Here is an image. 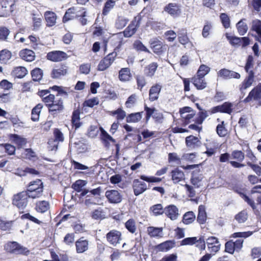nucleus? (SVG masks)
<instances>
[{"mask_svg":"<svg viewBox=\"0 0 261 261\" xmlns=\"http://www.w3.org/2000/svg\"><path fill=\"white\" fill-rule=\"evenodd\" d=\"M142 19L141 13H139L136 16L134 17L133 20L122 32L115 34V35H117V37H120L122 34L126 38L132 37L139 28Z\"/></svg>","mask_w":261,"mask_h":261,"instance_id":"f257e3e1","label":"nucleus"},{"mask_svg":"<svg viewBox=\"0 0 261 261\" xmlns=\"http://www.w3.org/2000/svg\"><path fill=\"white\" fill-rule=\"evenodd\" d=\"M25 192L27 193L29 198L35 199L40 197L43 192V182L40 179L31 182L27 191Z\"/></svg>","mask_w":261,"mask_h":261,"instance_id":"f03ea898","label":"nucleus"},{"mask_svg":"<svg viewBox=\"0 0 261 261\" xmlns=\"http://www.w3.org/2000/svg\"><path fill=\"white\" fill-rule=\"evenodd\" d=\"M179 113L182 126H186L192 122H195L196 112L191 107L186 106L180 108Z\"/></svg>","mask_w":261,"mask_h":261,"instance_id":"7ed1b4c3","label":"nucleus"},{"mask_svg":"<svg viewBox=\"0 0 261 261\" xmlns=\"http://www.w3.org/2000/svg\"><path fill=\"white\" fill-rule=\"evenodd\" d=\"M144 109L145 111V120L146 123L148 122L151 117L155 123H161L163 122L164 119L163 114L154 107L150 108L145 104Z\"/></svg>","mask_w":261,"mask_h":261,"instance_id":"20e7f679","label":"nucleus"},{"mask_svg":"<svg viewBox=\"0 0 261 261\" xmlns=\"http://www.w3.org/2000/svg\"><path fill=\"white\" fill-rule=\"evenodd\" d=\"M245 157V153L242 151L234 150L231 153V159L232 160L229 162V163L234 168L244 167L245 165L242 162L244 160Z\"/></svg>","mask_w":261,"mask_h":261,"instance_id":"39448f33","label":"nucleus"},{"mask_svg":"<svg viewBox=\"0 0 261 261\" xmlns=\"http://www.w3.org/2000/svg\"><path fill=\"white\" fill-rule=\"evenodd\" d=\"M244 240L239 239L236 241L232 240L227 241L225 244V251L233 254L235 251L239 252L243 246Z\"/></svg>","mask_w":261,"mask_h":261,"instance_id":"423d86ee","label":"nucleus"},{"mask_svg":"<svg viewBox=\"0 0 261 261\" xmlns=\"http://www.w3.org/2000/svg\"><path fill=\"white\" fill-rule=\"evenodd\" d=\"M233 110V105L229 101H225L222 105L212 107L209 111L210 114L217 113H226L230 115Z\"/></svg>","mask_w":261,"mask_h":261,"instance_id":"0eeeda50","label":"nucleus"},{"mask_svg":"<svg viewBox=\"0 0 261 261\" xmlns=\"http://www.w3.org/2000/svg\"><path fill=\"white\" fill-rule=\"evenodd\" d=\"M29 195L25 191L20 192L14 196L13 204L19 210H23L28 204Z\"/></svg>","mask_w":261,"mask_h":261,"instance_id":"6e6552de","label":"nucleus"},{"mask_svg":"<svg viewBox=\"0 0 261 261\" xmlns=\"http://www.w3.org/2000/svg\"><path fill=\"white\" fill-rule=\"evenodd\" d=\"M196 243H199L197 244L196 246L200 248L201 250H204L205 249V242L204 241L203 237H201L197 239L196 237H189L184 239L180 241V246H186V245H193Z\"/></svg>","mask_w":261,"mask_h":261,"instance_id":"1a4fd4ad","label":"nucleus"},{"mask_svg":"<svg viewBox=\"0 0 261 261\" xmlns=\"http://www.w3.org/2000/svg\"><path fill=\"white\" fill-rule=\"evenodd\" d=\"M227 38L230 44L235 47L245 48L249 45L250 42V40L248 37L227 36Z\"/></svg>","mask_w":261,"mask_h":261,"instance_id":"9d476101","label":"nucleus"},{"mask_svg":"<svg viewBox=\"0 0 261 261\" xmlns=\"http://www.w3.org/2000/svg\"><path fill=\"white\" fill-rule=\"evenodd\" d=\"M206 244L208 251L212 255H215L220 249L221 244L219 239L215 237H209L206 240Z\"/></svg>","mask_w":261,"mask_h":261,"instance_id":"9b49d317","label":"nucleus"},{"mask_svg":"<svg viewBox=\"0 0 261 261\" xmlns=\"http://www.w3.org/2000/svg\"><path fill=\"white\" fill-rule=\"evenodd\" d=\"M54 134L55 139L49 140L48 142V148L51 150H56L58 149L59 142L64 141L63 134L59 129H55Z\"/></svg>","mask_w":261,"mask_h":261,"instance_id":"f8f14e48","label":"nucleus"},{"mask_svg":"<svg viewBox=\"0 0 261 261\" xmlns=\"http://www.w3.org/2000/svg\"><path fill=\"white\" fill-rule=\"evenodd\" d=\"M261 99V83L254 87L249 93L248 95L244 99L243 102L248 103L252 100L258 101Z\"/></svg>","mask_w":261,"mask_h":261,"instance_id":"ddd939ff","label":"nucleus"},{"mask_svg":"<svg viewBox=\"0 0 261 261\" xmlns=\"http://www.w3.org/2000/svg\"><path fill=\"white\" fill-rule=\"evenodd\" d=\"M217 75L218 77H220L224 80H229L231 79H239L241 77V75L239 73L226 68L220 69L217 72Z\"/></svg>","mask_w":261,"mask_h":261,"instance_id":"4468645a","label":"nucleus"},{"mask_svg":"<svg viewBox=\"0 0 261 261\" xmlns=\"http://www.w3.org/2000/svg\"><path fill=\"white\" fill-rule=\"evenodd\" d=\"M164 10L173 17L179 16L181 12L180 6L176 3H169L164 7Z\"/></svg>","mask_w":261,"mask_h":261,"instance_id":"2eb2a0df","label":"nucleus"},{"mask_svg":"<svg viewBox=\"0 0 261 261\" xmlns=\"http://www.w3.org/2000/svg\"><path fill=\"white\" fill-rule=\"evenodd\" d=\"M47 59L53 62H60L67 59V54L62 51H53L47 54Z\"/></svg>","mask_w":261,"mask_h":261,"instance_id":"dca6fc26","label":"nucleus"},{"mask_svg":"<svg viewBox=\"0 0 261 261\" xmlns=\"http://www.w3.org/2000/svg\"><path fill=\"white\" fill-rule=\"evenodd\" d=\"M149 43L150 47L154 54L160 55L164 53L163 43L158 38H154L150 39Z\"/></svg>","mask_w":261,"mask_h":261,"instance_id":"f3484780","label":"nucleus"},{"mask_svg":"<svg viewBox=\"0 0 261 261\" xmlns=\"http://www.w3.org/2000/svg\"><path fill=\"white\" fill-rule=\"evenodd\" d=\"M133 189L134 195L136 196L144 193L147 189V185L144 182L139 180L138 179H135L133 180Z\"/></svg>","mask_w":261,"mask_h":261,"instance_id":"a211bd4d","label":"nucleus"},{"mask_svg":"<svg viewBox=\"0 0 261 261\" xmlns=\"http://www.w3.org/2000/svg\"><path fill=\"white\" fill-rule=\"evenodd\" d=\"M68 72V67L65 64H62L53 69L51 77L53 79H60L62 76L66 75Z\"/></svg>","mask_w":261,"mask_h":261,"instance_id":"6ab92c4d","label":"nucleus"},{"mask_svg":"<svg viewBox=\"0 0 261 261\" xmlns=\"http://www.w3.org/2000/svg\"><path fill=\"white\" fill-rule=\"evenodd\" d=\"M5 248L7 251L15 254L22 253L25 250L16 242H8L5 245Z\"/></svg>","mask_w":261,"mask_h":261,"instance_id":"aec40b11","label":"nucleus"},{"mask_svg":"<svg viewBox=\"0 0 261 261\" xmlns=\"http://www.w3.org/2000/svg\"><path fill=\"white\" fill-rule=\"evenodd\" d=\"M177 35L178 41L181 44L184 46L189 44H192V42L188 36L187 30L186 28L178 29Z\"/></svg>","mask_w":261,"mask_h":261,"instance_id":"412c9836","label":"nucleus"},{"mask_svg":"<svg viewBox=\"0 0 261 261\" xmlns=\"http://www.w3.org/2000/svg\"><path fill=\"white\" fill-rule=\"evenodd\" d=\"M166 216L170 218L171 220H175L177 219L179 215L178 209L177 207L171 204L166 206L164 208Z\"/></svg>","mask_w":261,"mask_h":261,"instance_id":"4be33fe9","label":"nucleus"},{"mask_svg":"<svg viewBox=\"0 0 261 261\" xmlns=\"http://www.w3.org/2000/svg\"><path fill=\"white\" fill-rule=\"evenodd\" d=\"M162 89V86L159 84L152 85L149 91V100L152 102L157 100Z\"/></svg>","mask_w":261,"mask_h":261,"instance_id":"5701e85b","label":"nucleus"},{"mask_svg":"<svg viewBox=\"0 0 261 261\" xmlns=\"http://www.w3.org/2000/svg\"><path fill=\"white\" fill-rule=\"evenodd\" d=\"M255 73L253 70H250L249 74L245 77L241 85H240V90L243 92L248 88L250 87L254 81Z\"/></svg>","mask_w":261,"mask_h":261,"instance_id":"b1692460","label":"nucleus"},{"mask_svg":"<svg viewBox=\"0 0 261 261\" xmlns=\"http://www.w3.org/2000/svg\"><path fill=\"white\" fill-rule=\"evenodd\" d=\"M185 143L188 148L193 149L201 146V142L198 137L190 135L186 138Z\"/></svg>","mask_w":261,"mask_h":261,"instance_id":"393cba45","label":"nucleus"},{"mask_svg":"<svg viewBox=\"0 0 261 261\" xmlns=\"http://www.w3.org/2000/svg\"><path fill=\"white\" fill-rule=\"evenodd\" d=\"M196 106L199 112L197 114L195 122L198 124H202L204 120L208 116L207 111L202 109L199 103H196Z\"/></svg>","mask_w":261,"mask_h":261,"instance_id":"a878e982","label":"nucleus"},{"mask_svg":"<svg viewBox=\"0 0 261 261\" xmlns=\"http://www.w3.org/2000/svg\"><path fill=\"white\" fill-rule=\"evenodd\" d=\"M191 82L198 90H201L205 89L207 86V83L204 77H201L198 75H195L191 78Z\"/></svg>","mask_w":261,"mask_h":261,"instance_id":"bb28decb","label":"nucleus"},{"mask_svg":"<svg viewBox=\"0 0 261 261\" xmlns=\"http://www.w3.org/2000/svg\"><path fill=\"white\" fill-rule=\"evenodd\" d=\"M114 61V56L113 53L109 54L103 60H102L98 66V69L100 71H103L108 68Z\"/></svg>","mask_w":261,"mask_h":261,"instance_id":"cd10ccee","label":"nucleus"},{"mask_svg":"<svg viewBox=\"0 0 261 261\" xmlns=\"http://www.w3.org/2000/svg\"><path fill=\"white\" fill-rule=\"evenodd\" d=\"M220 147L221 145L219 143L215 142H211L206 146V150L204 153L207 157H211L220 150Z\"/></svg>","mask_w":261,"mask_h":261,"instance_id":"c85d7f7f","label":"nucleus"},{"mask_svg":"<svg viewBox=\"0 0 261 261\" xmlns=\"http://www.w3.org/2000/svg\"><path fill=\"white\" fill-rule=\"evenodd\" d=\"M207 214L206 212L205 206L201 204L199 205L198 208V215L197 217V222L200 224H204L207 220Z\"/></svg>","mask_w":261,"mask_h":261,"instance_id":"c756f323","label":"nucleus"},{"mask_svg":"<svg viewBox=\"0 0 261 261\" xmlns=\"http://www.w3.org/2000/svg\"><path fill=\"white\" fill-rule=\"evenodd\" d=\"M100 131V139L107 147H109L110 143L114 142L113 138L102 127H99Z\"/></svg>","mask_w":261,"mask_h":261,"instance_id":"7c9ffc66","label":"nucleus"},{"mask_svg":"<svg viewBox=\"0 0 261 261\" xmlns=\"http://www.w3.org/2000/svg\"><path fill=\"white\" fill-rule=\"evenodd\" d=\"M171 179L175 184H178L180 181L185 179V173L183 171L176 168L171 171Z\"/></svg>","mask_w":261,"mask_h":261,"instance_id":"2f4dec72","label":"nucleus"},{"mask_svg":"<svg viewBox=\"0 0 261 261\" xmlns=\"http://www.w3.org/2000/svg\"><path fill=\"white\" fill-rule=\"evenodd\" d=\"M19 56L22 59L27 62H32L35 60V53L30 49H25L21 50L19 53Z\"/></svg>","mask_w":261,"mask_h":261,"instance_id":"473e14b6","label":"nucleus"},{"mask_svg":"<svg viewBox=\"0 0 261 261\" xmlns=\"http://www.w3.org/2000/svg\"><path fill=\"white\" fill-rule=\"evenodd\" d=\"M175 242L174 240H168L156 246V249L159 251L166 252L175 246Z\"/></svg>","mask_w":261,"mask_h":261,"instance_id":"72a5a7b5","label":"nucleus"},{"mask_svg":"<svg viewBox=\"0 0 261 261\" xmlns=\"http://www.w3.org/2000/svg\"><path fill=\"white\" fill-rule=\"evenodd\" d=\"M143 113V112L142 111L128 114L126 117V122L129 123L139 122L142 119Z\"/></svg>","mask_w":261,"mask_h":261,"instance_id":"f704fd0d","label":"nucleus"},{"mask_svg":"<svg viewBox=\"0 0 261 261\" xmlns=\"http://www.w3.org/2000/svg\"><path fill=\"white\" fill-rule=\"evenodd\" d=\"M75 246L77 253H83L88 249V242L81 238L76 242Z\"/></svg>","mask_w":261,"mask_h":261,"instance_id":"c9c22d12","label":"nucleus"},{"mask_svg":"<svg viewBox=\"0 0 261 261\" xmlns=\"http://www.w3.org/2000/svg\"><path fill=\"white\" fill-rule=\"evenodd\" d=\"M118 77L120 81L121 82H125L129 81L132 77V74L130 73L129 68H121V69L119 72Z\"/></svg>","mask_w":261,"mask_h":261,"instance_id":"e433bc0d","label":"nucleus"},{"mask_svg":"<svg viewBox=\"0 0 261 261\" xmlns=\"http://www.w3.org/2000/svg\"><path fill=\"white\" fill-rule=\"evenodd\" d=\"M158 64L156 62H152L144 68V73L146 76L152 77L155 74L158 68Z\"/></svg>","mask_w":261,"mask_h":261,"instance_id":"4c0bfd02","label":"nucleus"},{"mask_svg":"<svg viewBox=\"0 0 261 261\" xmlns=\"http://www.w3.org/2000/svg\"><path fill=\"white\" fill-rule=\"evenodd\" d=\"M147 232L151 238H161L162 236L163 228L149 226L147 228Z\"/></svg>","mask_w":261,"mask_h":261,"instance_id":"58836bf2","label":"nucleus"},{"mask_svg":"<svg viewBox=\"0 0 261 261\" xmlns=\"http://www.w3.org/2000/svg\"><path fill=\"white\" fill-rule=\"evenodd\" d=\"M44 17L47 22V25L52 27L56 23V14L52 11H46L44 13Z\"/></svg>","mask_w":261,"mask_h":261,"instance_id":"ea45409f","label":"nucleus"},{"mask_svg":"<svg viewBox=\"0 0 261 261\" xmlns=\"http://www.w3.org/2000/svg\"><path fill=\"white\" fill-rule=\"evenodd\" d=\"M149 211L152 213L153 215L158 216L163 215L165 212V210L162 204L159 203L150 206Z\"/></svg>","mask_w":261,"mask_h":261,"instance_id":"a19ab883","label":"nucleus"},{"mask_svg":"<svg viewBox=\"0 0 261 261\" xmlns=\"http://www.w3.org/2000/svg\"><path fill=\"white\" fill-rule=\"evenodd\" d=\"M48 108L49 112L51 115H55L58 113H60L63 110V102H58L57 105H50V104H48Z\"/></svg>","mask_w":261,"mask_h":261,"instance_id":"79ce46f5","label":"nucleus"},{"mask_svg":"<svg viewBox=\"0 0 261 261\" xmlns=\"http://www.w3.org/2000/svg\"><path fill=\"white\" fill-rule=\"evenodd\" d=\"M196 219L195 215L192 211L186 212L183 216L182 221L186 225L193 223Z\"/></svg>","mask_w":261,"mask_h":261,"instance_id":"37998d69","label":"nucleus"},{"mask_svg":"<svg viewBox=\"0 0 261 261\" xmlns=\"http://www.w3.org/2000/svg\"><path fill=\"white\" fill-rule=\"evenodd\" d=\"M245 20V19H242L236 24L238 32L241 36L245 35L248 29L247 24L244 22Z\"/></svg>","mask_w":261,"mask_h":261,"instance_id":"c03bdc74","label":"nucleus"},{"mask_svg":"<svg viewBox=\"0 0 261 261\" xmlns=\"http://www.w3.org/2000/svg\"><path fill=\"white\" fill-rule=\"evenodd\" d=\"M129 19L124 16L118 15L115 21V27L121 29L125 27L128 23Z\"/></svg>","mask_w":261,"mask_h":261,"instance_id":"a18cd8bd","label":"nucleus"},{"mask_svg":"<svg viewBox=\"0 0 261 261\" xmlns=\"http://www.w3.org/2000/svg\"><path fill=\"white\" fill-rule=\"evenodd\" d=\"M75 10L76 8L72 7L68 9L66 12L63 18V22H66L67 21L75 18Z\"/></svg>","mask_w":261,"mask_h":261,"instance_id":"49530a36","label":"nucleus"},{"mask_svg":"<svg viewBox=\"0 0 261 261\" xmlns=\"http://www.w3.org/2000/svg\"><path fill=\"white\" fill-rule=\"evenodd\" d=\"M213 29L212 22L206 21L202 31V36L203 38H206L210 35Z\"/></svg>","mask_w":261,"mask_h":261,"instance_id":"de8ad7c7","label":"nucleus"},{"mask_svg":"<svg viewBox=\"0 0 261 261\" xmlns=\"http://www.w3.org/2000/svg\"><path fill=\"white\" fill-rule=\"evenodd\" d=\"M12 54L10 51L3 49L0 51V62L6 64L11 58Z\"/></svg>","mask_w":261,"mask_h":261,"instance_id":"09e8293b","label":"nucleus"},{"mask_svg":"<svg viewBox=\"0 0 261 261\" xmlns=\"http://www.w3.org/2000/svg\"><path fill=\"white\" fill-rule=\"evenodd\" d=\"M43 108V106L41 103L38 104L32 111V117L31 119L34 121H36L39 120V115L41 110Z\"/></svg>","mask_w":261,"mask_h":261,"instance_id":"8fccbe9b","label":"nucleus"},{"mask_svg":"<svg viewBox=\"0 0 261 261\" xmlns=\"http://www.w3.org/2000/svg\"><path fill=\"white\" fill-rule=\"evenodd\" d=\"M216 132L218 135L220 137H225L227 133V129L225 127L224 121H221V123L218 124L216 127Z\"/></svg>","mask_w":261,"mask_h":261,"instance_id":"3c124183","label":"nucleus"},{"mask_svg":"<svg viewBox=\"0 0 261 261\" xmlns=\"http://www.w3.org/2000/svg\"><path fill=\"white\" fill-rule=\"evenodd\" d=\"M133 48L138 51H144L149 53L148 48L139 40H136L133 44Z\"/></svg>","mask_w":261,"mask_h":261,"instance_id":"603ef678","label":"nucleus"},{"mask_svg":"<svg viewBox=\"0 0 261 261\" xmlns=\"http://www.w3.org/2000/svg\"><path fill=\"white\" fill-rule=\"evenodd\" d=\"M49 206V204L47 201H41L37 203L36 210L40 213H44L48 210Z\"/></svg>","mask_w":261,"mask_h":261,"instance_id":"864d4df0","label":"nucleus"},{"mask_svg":"<svg viewBox=\"0 0 261 261\" xmlns=\"http://www.w3.org/2000/svg\"><path fill=\"white\" fill-rule=\"evenodd\" d=\"M125 227L132 233H135L137 229L136 222L133 219H128L125 223Z\"/></svg>","mask_w":261,"mask_h":261,"instance_id":"5fc2aeb1","label":"nucleus"},{"mask_svg":"<svg viewBox=\"0 0 261 261\" xmlns=\"http://www.w3.org/2000/svg\"><path fill=\"white\" fill-rule=\"evenodd\" d=\"M137 101V95L136 94H132L130 95L125 102V106L127 108H131L133 107Z\"/></svg>","mask_w":261,"mask_h":261,"instance_id":"6e6d98bb","label":"nucleus"},{"mask_svg":"<svg viewBox=\"0 0 261 261\" xmlns=\"http://www.w3.org/2000/svg\"><path fill=\"white\" fill-rule=\"evenodd\" d=\"M210 71V68L204 64L201 65L195 75H198V76H201V77H204L205 75H206Z\"/></svg>","mask_w":261,"mask_h":261,"instance_id":"4d7b16f0","label":"nucleus"},{"mask_svg":"<svg viewBox=\"0 0 261 261\" xmlns=\"http://www.w3.org/2000/svg\"><path fill=\"white\" fill-rule=\"evenodd\" d=\"M137 89L140 91H142L144 86H146L147 83L144 76L142 75H138L135 77Z\"/></svg>","mask_w":261,"mask_h":261,"instance_id":"13d9d810","label":"nucleus"},{"mask_svg":"<svg viewBox=\"0 0 261 261\" xmlns=\"http://www.w3.org/2000/svg\"><path fill=\"white\" fill-rule=\"evenodd\" d=\"M251 30L255 32L259 36H261V20H253L252 22Z\"/></svg>","mask_w":261,"mask_h":261,"instance_id":"bf43d9fd","label":"nucleus"},{"mask_svg":"<svg viewBox=\"0 0 261 261\" xmlns=\"http://www.w3.org/2000/svg\"><path fill=\"white\" fill-rule=\"evenodd\" d=\"M71 121L72 125L75 127V129L80 127V112L78 111H74L73 112Z\"/></svg>","mask_w":261,"mask_h":261,"instance_id":"052dcab7","label":"nucleus"},{"mask_svg":"<svg viewBox=\"0 0 261 261\" xmlns=\"http://www.w3.org/2000/svg\"><path fill=\"white\" fill-rule=\"evenodd\" d=\"M141 179L148 182H160L162 180V178L155 176H147L144 175L140 176Z\"/></svg>","mask_w":261,"mask_h":261,"instance_id":"680f3d73","label":"nucleus"},{"mask_svg":"<svg viewBox=\"0 0 261 261\" xmlns=\"http://www.w3.org/2000/svg\"><path fill=\"white\" fill-rule=\"evenodd\" d=\"M28 72V70L24 67H17L15 68L14 73L15 75L18 78H22L24 77Z\"/></svg>","mask_w":261,"mask_h":261,"instance_id":"e2e57ef3","label":"nucleus"},{"mask_svg":"<svg viewBox=\"0 0 261 261\" xmlns=\"http://www.w3.org/2000/svg\"><path fill=\"white\" fill-rule=\"evenodd\" d=\"M87 182L86 180L79 179L76 180L72 185V188L77 192H80L82 188L86 186Z\"/></svg>","mask_w":261,"mask_h":261,"instance_id":"0e129e2a","label":"nucleus"},{"mask_svg":"<svg viewBox=\"0 0 261 261\" xmlns=\"http://www.w3.org/2000/svg\"><path fill=\"white\" fill-rule=\"evenodd\" d=\"M253 67V57L252 55H249L247 57L246 62L244 67L245 71L249 74L250 69Z\"/></svg>","mask_w":261,"mask_h":261,"instance_id":"69168bd1","label":"nucleus"},{"mask_svg":"<svg viewBox=\"0 0 261 261\" xmlns=\"http://www.w3.org/2000/svg\"><path fill=\"white\" fill-rule=\"evenodd\" d=\"M235 219L239 223L245 222L247 219V213L245 211L239 212L235 216Z\"/></svg>","mask_w":261,"mask_h":261,"instance_id":"338daca9","label":"nucleus"},{"mask_svg":"<svg viewBox=\"0 0 261 261\" xmlns=\"http://www.w3.org/2000/svg\"><path fill=\"white\" fill-rule=\"evenodd\" d=\"M222 24L224 28L227 29L230 27V19L226 13H221L220 16Z\"/></svg>","mask_w":261,"mask_h":261,"instance_id":"774afa93","label":"nucleus"}]
</instances>
